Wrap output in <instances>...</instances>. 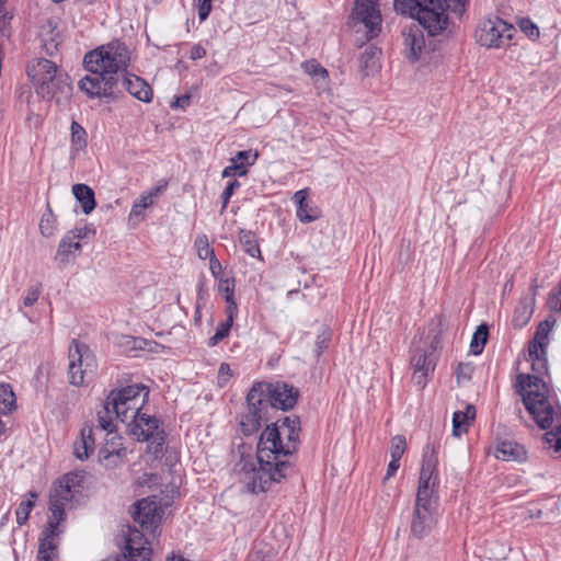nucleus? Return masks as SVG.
Instances as JSON below:
<instances>
[{"label":"nucleus","instance_id":"obj_1","mask_svg":"<svg viewBox=\"0 0 561 561\" xmlns=\"http://www.w3.org/2000/svg\"><path fill=\"white\" fill-rule=\"evenodd\" d=\"M299 420L285 417L262 432L257 448L256 463L242 459L237 466L240 482L252 493L265 492L286 477V458L297 449Z\"/></svg>","mask_w":561,"mask_h":561},{"label":"nucleus","instance_id":"obj_2","mask_svg":"<svg viewBox=\"0 0 561 561\" xmlns=\"http://www.w3.org/2000/svg\"><path fill=\"white\" fill-rule=\"evenodd\" d=\"M516 388L524 405L540 428L556 426L543 435V439L550 449L561 455V408L547 397L545 382L537 376L519 374Z\"/></svg>","mask_w":561,"mask_h":561},{"label":"nucleus","instance_id":"obj_3","mask_svg":"<svg viewBox=\"0 0 561 561\" xmlns=\"http://www.w3.org/2000/svg\"><path fill=\"white\" fill-rule=\"evenodd\" d=\"M436 466V457L433 454L425 455L410 522L411 535L417 539L428 537L439 519L438 496L436 494L439 480Z\"/></svg>","mask_w":561,"mask_h":561},{"label":"nucleus","instance_id":"obj_4","mask_svg":"<svg viewBox=\"0 0 561 561\" xmlns=\"http://www.w3.org/2000/svg\"><path fill=\"white\" fill-rule=\"evenodd\" d=\"M298 399V390L284 382H255L247 396L248 411L241 415L240 426L245 435L256 432L270 407L289 410Z\"/></svg>","mask_w":561,"mask_h":561},{"label":"nucleus","instance_id":"obj_5","mask_svg":"<svg viewBox=\"0 0 561 561\" xmlns=\"http://www.w3.org/2000/svg\"><path fill=\"white\" fill-rule=\"evenodd\" d=\"M394 0L397 12L414 18L428 35L435 36L443 32L448 23L446 9L461 16L468 0Z\"/></svg>","mask_w":561,"mask_h":561},{"label":"nucleus","instance_id":"obj_6","mask_svg":"<svg viewBox=\"0 0 561 561\" xmlns=\"http://www.w3.org/2000/svg\"><path fill=\"white\" fill-rule=\"evenodd\" d=\"M27 76L36 88L37 94L44 99H55L62 103L71 96L72 88L68 75L58 70L57 66L45 58L32 60L27 65Z\"/></svg>","mask_w":561,"mask_h":561},{"label":"nucleus","instance_id":"obj_7","mask_svg":"<svg viewBox=\"0 0 561 561\" xmlns=\"http://www.w3.org/2000/svg\"><path fill=\"white\" fill-rule=\"evenodd\" d=\"M149 397V390L144 385H130L112 390L103 407L102 414L118 419L129 425L141 412Z\"/></svg>","mask_w":561,"mask_h":561},{"label":"nucleus","instance_id":"obj_8","mask_svg":"<svg viewBox=\"0 0 561 561\" xmlns=\"http://www.w3.org/2000/svg\"><path fill=\"white\" fill-rule=\"evenodd\" d=\"M129 61V49L119 41H113L102 45L84 56V65L88 71H103L113 77L118 71L125 70Z\"/></svg>","mask_w":561,"mask_h":561},{"label":"nucleus","instance_id":"obj_9","mask_svg":"<svg viewBox=\"0 0 561 561\" xmlns=\"http://www.w3.org/2000/svg\"><path fill=\"white\" fill-rule=\"evenodd\" d=\"M128 427L130 434L138 442L148 443L147 454L151 455L153 459H160L163 456L167 434L159 419L154 415L140 413L129 423Z\"/></svg>","mask_w":561,"mask_h":561},{"label":"nucleus","instance_id":"obj_10","mask_svg":"<svg viewBox=\"0 0 561 561\" xmlns=\"http://www.w3.org/2000/svg\"><path fill=\"white\" fill-rule=\"evenodd\" d=\"M76 476L66 474L53 485L49 493L48 529L50 534H59L58 529L61 522L65 520V511L71 508L72 500L77 490L73 489Z\"/></svg>","mask_w":561,"mask_h":561},{"label":"nucleus","instance_id":"obj_11","mask_svg":"<svg viewBox=\"0 0 561 561\" xmlns=\"http://www.w3.org/2000/svg\"><path fill=\"white\" fill-rule=\"evenodd\" d=\"M515 27L499 16L481 20L476 30L477 42L486 48H502L510 44Z\"/></svg>","mask_w":561,"mask_h":561},{"label":"nucleus","instance_id":"obj_12","mask_svg":"<svg viewBox=\"0 0 561 561\" xmlns=\"http://www.w3.org/2000/svg\"><path fill=\"white\" fill-rule=\"evenodd\" d=\"M68 357V377L71 385L81 386L94 375L98 367L96 359L85 344L73 340Z\"/></svg>","mask_w":561,"mask_h":561},{"label":"nucleus","instance_id":"obj_13","mask_svg":"<svg viewBox=\"0 0 561 561\" xmlns=\"http://www.w3.org/2000/svg\"><path fill=\"white\" fill-rule=\"evenodd\" d=\"M428 346H415L411 358V364L414 368L413 380L420 387L425 386L430 375L434 371L436 351L440 345L439 332H435L432 336H428Z\"/></svg>","mask_w":561,"mask_h":561},{"label":"nucleus","instance_id":"obj_14","mask_svg":"<svg viewBox=\"0 0 561 561\" xmlns=\"http://www.w3.org/2000/svg\"><path fill=\"white\" fill-rule=\"evenodd\" d=\"M99 430L106 433L104 446L100 449L99 457L101 461L116 465L114 458L124 459L127 456L126 448L123 447L122 437L115 432L113 420L104 416L102 412L98 413Z\"/></svg>","mask_w":561,"mask_h":561},{"label":"nucleus","instance_id":"obj_15","mask_svg":"<svg viewBox=\"0 0 561 561\" xmlns=\"http://www.w3.org/2000/svg\"><path fill=\"white\" fill-rule=\"evenodd\" d=\"M556 324L554 319H546L541 321L537 328L533 341L529 343L528 352L533 359V368L536 371L546 369V348L548 337Z\"/></svg>","mask_w":561,"mask_h":561},{"label":"nucleus","instance_id":"obj_16","mask_svg":"<svg viewBox=\"0 0 561 561\" xmlns=\"http://www.w3.org/2000/svg\"><path fill=\"white\" fill-rule=\"evenodd\" d=\"M353 15L364 24L369 38L379 34L382 19L377 0H356Z\"/></svg>","mask_w":561,"mask_h":561},{"label":"nucleus","instance_id":"obj_17","mask_svg":"<svg viewBox=\"0 0 561 561\" xmlns=\"http://www.w3.org/2000/svg\"><path fill=\"white\" fill-rule=\"evenodd\" d=\"M116 79L103 71L91 72L79 82L80 90L91 99L108 98L113 94Z\"/></svg>","mask_w":561,"mask_h":561},{"label":"nucleus","instance_id":"obj_18","mask_svg":"<svg viewBox=\"0 0 561 561\" xmlns=\"http://www.w3.org/2000/svg\"><path fill=\"white\" fill-rule=\"evenodd\" d=\"M134 520L138 523L144 530L153 533L161 520V510L154 499H141L135 505L131 512Z\"/></svg>","mask_w":561,"mask_h":561},{"label":"nucleus","instance_id":"obj_19","mask_svg":"<svg viewBox=\"0 0 561 561\" xmlns=\"http://www.w3.org/2000/svg\"><path fill=\"white\" fill-rule=\"evenodd\" d=\"M84 236L85 232L83 229L71 230L64 236L55 255V261L58 265L67 266L75 262L82 248L80 240Z\"/></svg>","mask_w":561,"mask_h":561},{"label":"nucleus","instance_id":"obj_20","mask_svg":"<svg viewBox=\"0 0 561 561\" xmlns=\"http://www.w3.org/2000/svg\"><path fill=\"white\" fill-rule=\"evenodd\" d=\"M128 561H149L151 549L144 534L134 528L129 529L126 537V556Z\"/></svg>","mask_w":561,"mask_h":561},{"label":"nucleus","instance_id":"obj_21","mask_svg":"<svg viewBox=\"0 0 561 561\" xmlns=\"http://www.w3.org/2000/svg\"><path fill=\"white\" fill-rule=\"evenodd\" d=\"M259 158L257 151H239L229 160V165L222 170V178L244 176L248 173V167L253 165Z\"/></svg>","mask_w":561,"mask_h":561},{"label":"nucleus","instance_id":"obj_22","mask_svg":"<svg viewBox=\"0 0 561 561\" xmlns=\"http://www.w3.org/2000/svg\"><path fill=\"white\" fill-rule=\"evenodd\" d=\"M494 456L503 461L523 462L527 459L525 447L512 439L500 440L495 447Z\"/></svg>","mask_w":561,"mask_h":561},{"label":"nucleus","instance_id":"obj_23","mask_svg":"<svg viewBox=\"0 0 561 561\" xmlns=\"http://www.w3.org/2000/svg\"><path fill=\"white\" fill-rule=\"evenodd\" d=\"M162 190L163 188L161 186H156L141 194L131 206L129 221H133L134 224L142 221L145 219V210L153 205L154 198L162 193Z\"/></svg>","mask_w":561,"mask_h":561},{"label":"nucleus","instance_id":"obj_24","mask_svg":"<svg viewBox=\"0 0 561 561\" xmlns=\"http://www.w3.org/2000/svg\"><path fill=\"white\" fill-rule=\"evenodd\" d=\"M122 85L125 88L134 98L141 102H150L152 99V90L149 84L140 77L131 73L124 76Z\"/></svg>","mask_w":561,"mask_h":561},{"label":"nucleus","instance_id":"obj_25","mask_svg":"<svg viewBox=\"0 0 561 561\" xmlns=\"http://www.w3.org/2000/svg\"><path fill=\"white\" fill-rule=\"evenodd\" d=\"M94 444L93 428L90 425H84L80 433V439L73 446L75 456L80 460L88 459L94 450Z\"/></svg>","mask_w":561,"mask_h":561},{"label":"nucleus","instance_id":"obj_26","mask_svg":"<svg viewBox=\"0 0 561 561\" xmlns=\"http://www.w3.org/2000/svg\"><path fill=\"white\" fill-rule=\"evenodd\" d=\"M45 537L41 540L37 561H56L58 557L57 546L54 542V537L58 534H50L48 525L44 531Z\"/></svg>","mask_w":561,"mask_h":561},{"label":"nucleus","instance_id":"obj_27","mask_svg":"<svg viewBox=\"0 0 561 561\" xmlns=\"http://www.w3.org/2000/svg\"><path fill=\"white\" fill-rule=\"evenodd\" d=\"M72 193L76 199L81 204L82 210L89 215L95 208V198L93 190L85 184H75Z\"/></svg>","mask_w":561,"mask_h":561},{"label":"nucleus","instance_id":"obj_28","mask_svg":"<svg viewBox=\"0 0 561 561\" xmlns=\"http://www.w3.org/2000/svg\"><path fill=\"white\" fill-rule=\"evenodd\" d=\"M304 71L312 77L318 89H327L329 72L316 60H307L301 65Z\"/></svg>","mask_w":561,"mask_h":561},{"label":"nucleus","instance_id":"obj_29","mask_svg":"<svg viewBox=\"0 0 561 561\" xmlns=\"http://www.w3.org/2000/svg\"><path fill=\"white\" fill-rule=\"evenodd\" d=\"M28 496L30 499L22 501L15 511L16 523L20 526L24 525L27 522L30 513L35 506V500L37 499L38 495L36 492L30 491Z\"/></svg>","mask_w":561,"mask_h":561},{"label":"nucleus","instance_id":"obj_30","mask_svg":"<svg viewBox=\"0 0 561 561\" xmlns=\"http://www.w3.org/2000/svg\"><path fill=\"white\" fill-rule=\"evenodd\" d=\"M15 408V396L10 385L0 383V414H7Z\"/></svg>","mask_w":561,"mask_h":561},{"label":"nucleus","instance_id":"obj_31","mask_svg":"<svg viewBox=\"0 0 561 561\" xmlns=\"http://www.w3.org/2000/svg\"><path fill=\"white\" fill-rule=\"evenodd\" d=\"M488 341V325L480 324L472 335L470 351L473 355H480Z\"/></svg>","mask_w":561,"mask_h":561},{"label":"nucleus","instance_id":"obj_32","mask_svg":"<svg viewBox=\"0 0 561 561\" xmlns=\"http://www.w3.org/2000/svg\"><path fill=\"white\" fill-rule=\"evenodd\" d=\"M71 142L77 151L84 149L87 146V133L77 122L71 123Z\"/></svg>","mask_w":561,"mask_h":561},{"label":"nucleus","instance_id":"obj_33","mask_svg":"<svg viewBox=\"0 0 561 561\" xmlns=\"http://www.w3.org/2000/svg\"><path fill=\"white\" fill-rule=\"evenodd\" d=\"M296 215L301 222L307 224L317 220L320 216V211L317 207L306 203L297 207Z\"/></svg>","mask_w":561,"mask_h":561},{"label":"nucleus","instance_id":"obj_34","mask_svg":"<svg viewBox=\"0 0 561 561\" xmlns=\"http://www.w3.org/2000/svg\"><path fill=\"white\" fill-rule=\"evenodd\" d=\"M194 248L201 260H207L215 254L214 250L209 245V241L206 234H199L196 237Z\"/></svg>","mask_w":561,"mask_h":561},{"label":"nucleus","instance_id":"obj_35","mask_svg":"<svg viewBox=\"0 0 561 561\" xmlns=\"http://www.w3.org/2000/svg\"><path fill=\"white\" fill-rule=\"evenodd\" d=\"M517 25L519 30L530 39L535 41L539 38V27L528 18H522L518 20Z\"/></svg>","mask_w":561,"mask_h":561},{"label":"nucleus","instance_id":"obj_36","mask_svg":"<svg viewBox=\"0 0 561 561\" xmlns=\"http://www.w3.org/2000/svg\"><path fill=\"white\" fill-rule=\"evenodd\" d=\"M55 217L50 210L43 214L39 222V230L46 238L51 237L55 232Z\"/></svg>","mask_w":561,"mask_h":561},{"label":"nucleus","instance_id":"obj_37","mask_svg":"<svg viewBox=\"0 0 561 561\" xmlns=\"http://www.w3.org/2000/svg\"><path fill=\"white\" fill-rule=\"evenodd\" d=\"M468 419L466 414H462V411H456L453 416V433L455 436H460L462 433L467 432V427L469 425Z\"/></svg>","mask_w":561,"mask_h":561},{"label":"nucleus","instance_id":"obj_38","mask_svg":"<svg viewBox=\"0 0 561 561\" xmlns=\"http://www.w3.org/2000/svg\"><path fill=\"white\" fill-rule=\"evenodd\" d=\"M232 323L229 322V321H224V322H220L217 328H216V332L215 334L209 339V345L210 346H215L217 345L220 341H222L225 337L228 336L229 334V331H230V328H231Z\"/></svg>","mask_w":561,"mask_h":561},{"label":"nucleus","instance_id":"obj_39","mask_svg":"<svg viewBox=\"0 0 561 561\" xmlns=\"http://www.w3.org/2000/svg\"><path fill=\"white\" fill-rule=\"evenodd\" d=\"M405 451V438L403 436H396L392 438L390 456L391 459L400 460Z\"/></svg>","mask_w":561,"mask_h":561},{"label":"nucleus","instance_id":"obj_40","mask_svg":"<svg viewBox=\"0 0 561 561\" xmlns=\"http://www.w3.org/2000/svg\"><path fill=\"white\" fill-rule=\"evenodd\" d=\"M216 279L218 280V291L225 294V297H233L234 280L225 276Z\"/></svg>","mask_w":561,"mask_h":561},{"label":"nucleus","instance_id":"obj_41","mask_svg":"<svg viewBox=\"0 0 561 561\" xmlns=\"http://www.w3.org/2000/svg\"><path fill=\"white\" fill-rule=\"evenodd\" d=\"M548 306L553 312H561V282L549 295Z\"/></svg>","mask_w":561,"mask_h":561},{"label":"nucleus","instance_id":"obj_42","mask_svg":"<svg viewBox=\"0 0 561 561\" xmlns=\"http://www.w3.org/2000/svg\"><path fill=\"white\" fill-rule=\"evenodd\" d=\"M41 295V286L35 285L27 288L25 296L23 297V306L24 307H32L37 300Z\"/></svg>","mask_w":561,"mask_h":561},{"label":"nucleus","instance_id":"obj_43","mask_svg":"<svg viewBox=\"0 0 561 561\" xmlns=\"http://www.w3.org/2000/svg\"><path fill=\"white\" fill-rule=\"evenodd\" d=\"M241 186L240 182L237 180L230 181L225 187L221 199H222V210L227 207L230 197L234 194L237 190Z\"/></svg>","mask_w":561,"mask_h":561},{"label":"nucleus","instance_id":"obj_44","mask_svg":"<svg viewBox=\"0 0 561 561\" xmlns=\"http://www.w3.org/2000/svg\"><path fill=\"white\" fill-rule=\"evenodd\" d=\"M201 21H205L211 11V0H195Z\"/></svg>","mask_w":561,"mask_h":561},{"label":"nucleus","instance_id":"obj_45","mask_svg":"<svg viewBox=\"0 0 561 561\" xmlns=\"http://www.w3.org/2000/svg\"><path fill=\"white\" fill-rule=\"evenodd\" d=\"M405 41H407V44L411 46V53H412L414 59H416L419 53L421 51V49L423 47L422 37H416V35H411Z\"/></svg>","mask_w":561,"mask_h":561},{"label":"nucleus","instance_id":"obj_46","mask_svg":"<svg viewBox=\"0 0 561 561\" xmlns=\"http://www.w3.org/2000/svg\"><path fill=\"white\" fill-rule=\"evenodd\" d=\"M473 373V367L471 364H459L457 367V380H469L471 378V375Z\"/></svg>","mask_w":561,"mask_h":561},{"label":"nucleus","instance_id":"obj_47","mask_svg":"<svg viewBox=\"0 0 561 561\" xmlns=\"http://www.w3.org/2000/svg\"><path fill=\"white\" fill-rule=\"evenodd\" d=\"M225 301L227 302V321L232 323L238 311L237 302L234 301L233 297H225Z\"/></svg>","mask_w":561,"mask_h":561},{"label":"nucleus","instance_id":"obj_48","mask_svg":"<svg viewBox=\"0 0 561 561\" xmlns=\"http://www.w3.org/2000/svg\"><path fill=\"white\" fill-rule=\"evenodd\" d=\"M209 270L215 278L222 277V266L216 255H211L209 259Z\"/></svg>","mask_w":561,"mask_h":561},{"label":"nucleus","instance_id":"obj_49","mask_svg":"<svg viewBox=\"0 0 561 561\" xmlns=\"http://www.w3.org/2000/svg\"><path fill=\"white\" fill-rule=\"evenodd\" d=\"M205 56H206V49L202 45L196 44L191 48V51H190L191 59L197 60V59L204 58Z\"/></svg>","mask_w":561,"mask_h":561},{"label":"nucleus","instance_id":"obj_50","mask_svg":"<svg viewBox=\"0 0 561 561\" xmlns=\"http://www.w3.org/2000/svg\"><path fill=\"white\" fill-rule=\"evenodd\" d=\"M307 196H308V188H304V190L297 191L294 194L293 201L297 204V207H298V206H301V205H305L306 203H308Z\"/></svg>","mask_w":561,"mask_h":561},{"label":"nucleus","instance_id":"obj_51","mask_svg":"<svg viewBox=\"0 0 561 561\" xmlns=\"http://www.w3.org/2000/svg\"><path fill=\"white\" fill-rule=\"evenodd\" d=\"M190 104V95L184 94L175 99L174 102L171 103L172 107H182L185 108Z\"/></svg>","mask_w":561,"mask_h":561},{"label":"nucleus","instance_id":"obj_52","mask_svg":"<svg viewBox=\"0 0 561 561\" xmlns=\"http://www.w3.org/2000/svg\"><path fill=\"white\" fill-rule=\"evenodd\" d=\"M399 467H400V460L391 459L388 465L387 473H386V477L383 480H387V479L391 478L392 476H394V473L397 472Z\"/></svg>","mask_w":561,"mask_h":561},{"label":"nucleus","instance_id":"obj_53","mask_svg":"<svg viewBox=\"0 0 561 561\" xmlns=\"http://www.w3.org/2000/svg\"><path fill=\"white\" fill-rule=\"evenodd\" d=\"M377 54H378L377 49H374V48L366 49L363 53L362 58L365 60L366 66L368 65V62L370 60H373L377 56Z\"/></svg>","mask_w":561,"mask_h":561},{"label":"nucleus","instance_id":"obj_54","mask_svg":"<svg viewBox=\"0 0 561 561\" xmlns=\"http://www.w3.org/2000/svg\"><path fill=\"white\" fill-rule=\"evenodd\" d=\"M230 376V367L228 364H221L219 367V378L222 380H227V378Z\"/></svg>","mask_w":561,"mask_h":561},{"label":"nucleus","instance_id":"obj_55","mask_svg":"<svg viewBox=\"0 0 561 561\" xmlns=\"http://www.w3.org/2000/svg\"><path fill=\"white\" fill-rule=\"evenodd\" d=\"M462 414H466L468 421H472L476 416V409L473 405H467L466 410L462 411Z\"/></svg>","mask_w":561,"mask_h":561},{"label":"nucleus","instance_id":"obj_56","mask_svg":"<svg viewBox=\"0 0 561 561\" xmlns=\"http://www.w3.org/2000/svg\"><path fill=\"white\" fill-rule=\"evenodd\" d=\"M165 561H190L181 554L171 553L167 557Z\"/></svg>","mask_w":561,"mask_h":561},{"label":"nucleus","instance_id":"obj_57","mask_svg":"<svg viewBox=\"0 0 561 561\" xmlns=\"http://www.w3.org/2000/svg\"><path fill=\"white\" fill-rule=\"evenodd\" d=\"M247 251L251 256H255L257 253H260V249L255 244L250 245Z\"/></svg>","mask_w":561,"mask_h":561},{"label":"nucleus","instance_id":"obj_58","mask_svg":"<svg viewBox=\"0 0 561 561\" xmlns=\"http://www.w3.org/2000/svg\"><path fill=\"white\" fill-rule=\"evenodd\" d=\"M106 561H119L118 557L108 558Z\"/></svg>","mask_w":561,"mask_h":561}]
</instances>
